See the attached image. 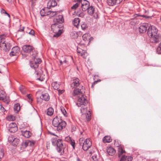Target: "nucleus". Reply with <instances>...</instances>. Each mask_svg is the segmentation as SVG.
<instances>
[{
  "mask_svg": "<svg viewBox=\"0 0 161 161\" xmlns=\"http://www.w3.org/2000/svg\"><path fill=\"white\" fill-rule=\"evenodd\" d=\"M147 25L146 24H143L139 27V31L141 33H144L147 30Z\"/></svg>",
  "mask_w": 161,
  "mask_h": 161,
  "instance_id": "nucleus-15",
  "label": "nucleus"
},
{
  "mask_svg": "<svg viewBox=\"0 0 161 161\" xmlns=\"http://www.w3.org/2000/svg\"><path fill=\"white\" fill-rule=\"evenodd\" d=\"M76 130V127L74 125L71 126V131L72 132L75 131Z\"/></svg>",
  "mask_w": 161,
  "mask_h": 161,
  "instance_id": "nucleus-53",
  "label": "nucleus"
},
{
  "mask_svg": "<svg viewBox=\"0 0 161 161\" xmlns=\"http://www.w3.org/2000/svg\"><path fill=\"white\" fill-rule=\"evenodd\" d=\"M24 27H23L22 29H20L19 30V31H24Z\"/></svg>",
  "mask_w": 161,
  "mask_h": 161,
  "instance_id": "nucleus-59",
  "label": "nucleus"
},
{
  "mask_svg": "<svg viewBox=\"0 0 161 161\" xmlns=\"http://www.w3.org/2000/svg\"><path fill=\"white\" fill-rule=\"evenodd\" d=\"M7 1L9 3H10L12 2V0H7Z\"/></svg>",
  "mask_w": 161,
  "mask_h": 161,
  "instance_id": "nucleus-62",
  "label": "nucleus"
},
{
  "mask_svg": "<svg viewBox=\"0 0 161 161\" xmlns=\"http://www.w3.org/2000/svg\"><path fill=\"white\" fill-rule=\"evenodd\" d=\"M80 55L83 58H86L88 55V53L85 50H82V52Z\"/></svg>",
  "mask_w": 161,
  "mask_h": 161,
  "instance_id": "nucleus-29",
  "label": "nucleus"
},
{
  "mask_svg": "<svg viewBox=\"0 0 161 161\" xmlns=\"http://www.w3.org/2000/svg\"><path fill=\"white\" fill-rule=\"evenodd\" d=\"M101 81L100 80H97V81H96L94 82V83H97V82L98 81Z\"/></svg>",
  "mask_w": 161,
  "mask_h": 161,
  "instance_id": "nucleus-61",
  "label": "nucleus"
},
{
  "mask_svg": "<svg viewBox=\"0 0 161 161\" xmlns=\"http://www.w3.org/2000/svg\"><path fill=\"white\" fill-rule=\"evenodd\" d=\"M147 34L150 38V42L153 43H158L161 41V34L158 32L157 29L154 26L149 27Z\"/></svg>",
  "mask_w": 161,
  "mask_h": 161,
  "instance_id": "nucleus-3",
  "label": "nucleus"
},
{
  "mask_svg": "<svg viewBox=\"0 0 161 161\" xmlns=\"http://www.w3.org/2000/svg\"><path fill=\"white\" fill-rule=\"evenodd\" d=\"M57 3L55 0H50L47 3V8L49 9L51 7H53L57 5Z\"/></svg>",
  "mask_w": 161,
  "mask_h": 161,
  "instance_id": "nucleus-14",
  "label": "nucleus"
},
{
  "mask_svg": "<svg viewBox=\"0 0 161 161\" xmlns=\"http://www.w3.org/2000/svg\"><path fill=\"white\" fill-rule=\"evenodd\" d=\"M62 24L55 23L52 25L51 27L52 30L55 33L53 35L54 37H58L62 33L61 30L60 29L62 27Z\"/></svg>",
  "mask_w": 161,
  "mask_h": 161,
  "instance_id": "nucleus-5",
  "label": "nucleus"
},
{
  "mask_svg": "<svg viewBox=\"0 0 161 161\" xmlns=\"http://www.w3.org/2000/svg\"><path fill=\"white\" fill-rule=\"evenodd\" d=\"M85 93V91L84 88L83 86H82L81 89H75L73 92V95L75 96L77 95H83V94Z\"/></svg>",
  "mask_w": 161,
  "mask_h": 161,
  "instance_id": "nucleus-10",
  "label": "nucleus"
},
{
  "mask_svg": "<svg viewBox=\"0 0 161 161\" xmlns=\"http://www.w3.org/2000/svg\"><path fill=\"white\" fill-rule=\"evenodd\" d=\"M18 130L17 127L14 128H8V130L11 132L14 133L17 131Z\"/></svg>",
  "mask_w": 161,
  "mask_h": 161,
  "instance_id": "nucleus-34",
  "label": "nucleus"
},
{
  "mask_svg": "<svg viewBox=\"0 0 161 161\" xmlns=\"http://www.w3.org/2000/svg\"><path fill=\"white\" fill-rule=\"evenodd\" d=\"M64 90H58V94L59 95H60L62 94L64 92Z\"/></svg>",
  "mask_w": 161,
  "mask_h": 161,
  "instance_id": "nucleus-57",
  "label": "nucleus"
},
{
  "mask_svg": "<svg viewBox=\"0 0 161 161\" xmlns=\"http://www.w3.org/2000/svg\"><path fill=\"white\" fill-rule=\"evenodd\" d=\"M103 141L104 143H109L111 142L112 139L110 136H106L103 138Z\"/></svg>",
  "mask_w": 161,
  "mask_h": 161,
  "instance_id": "nucleus-24",
  "label": "nucleus"
},
{
  "mask_svg": "<svg viewBox=\"0 0 161 161\" xmlns=\"http://www.w3.org/2000/svg\"><path fill=\"white\" fill-rule=\"evenodd\" d=\"M27 97L31 101H32L31 96L30 94H28L27 95Z\"/></svg>",
  "mask_w": 161,
  "mask_h": 161,
  "instance_id": "nucleus-58",
  "label": "nucleus"
},
{
  "mask_svg": "<svg viewBox=\"0 0 161 161\" xmlns=\"http://www.w3.org/2000/svg\"><path fill=\"white\" fill-rule=\"evenodd\" d=\"M29 140L26 141L24 143V145L25 147L29 146Z\"/></svg>",
  "mask_w": 161,
  "mask_h": 161,
  "instance_id": "nucleus-51",
  "label": "nucleus"
},
{
  "mask_svg": "<svg viewBox=\"0 0 161 161\" xmlns=\"http://www.w3.org/2000/svg\"><path fill=\"white\" fill-rule=\"evenodd\" d=\"M107 152L109 155L111 156L113 155L115 153V150L113 148L111 147L108 148L107 150Z\"/></svg>",
  "mask_w": 161,
  "mask_h": 161,
  "instance_id": "nucleus-18",
  "label": "nucleus"
},
{
  "mask_svg": "<svg viewBox=\"0 0 161 161\" xmlns=\"http://www.w3.org/2000/svg\"><path fill=\"white\" fill-rule=\"evenodd\" d=\"M157 52L158 54H161V42L159 44L157 49Z\"/></svg>",
  "mask_w": 161,
  "mask_h": 161,
  "instance_id": "nucleus-40",
  "label": "nucleus"
},
{
  "mask_svg": "<svg viewBox=\"0 0 161 161\" xmlns=\"http://www.w3.org/2000/svg\"><path fill=\"white\" fill-rule=\"evenodd\" d=\"M53 125L55 127V130L59 131L65 127L66 124L60 117L56 116L53 119Z\"/></svg>",
  "mask_w": 161,
  "mask_h": 161,
  "instance_id": "nucleus-4",
  "label": "nucleus"
},
{
  "mask_svg": "<svg viewBox=\"0 0 161 161\" xmlns=\"http://www.w3.org/2000/svg\"><path fill=\"white\" fill-rule=\"evenodd\" d=\"M76 160L77 161H80V159L78 157L77 158Z\"/></svg>",
  "mask_w": 161,
  "mask_h": 161,
  "instance_id": "nucleus-60",
  "label": "nucleus"
},
{
  "mask_svg": "<svg viewBox=\"0 0 161 161\" xmlns=\"http://www.w3.org/2000/svg\"><path fill=\"white\" fill-rule=\"evenodd\" d=\"M126 157L125 156H123L121 158L120 161H125L126 159Z\"/></svg>",
  "mask_w": 161,
  "mask_h": 161,
  "instance_id": "nucleus-52",
  "label": "nucleus"
},
{
  "mask_svg": "<svg viewBox=\"0 0 161 161\" xmlns=\"http://www.w3.org/2000/svg\"><path fill=\"white\" fill-rule=\"evenodd\" d=\"M81 26L83 30H85L87 27L86 24L85 22H82L81 23Z\"/></svg>",
  "mask_w": 161,
  "mask_h": 161,
  "instance_id": "nucleus-37",
  "label": "nucleus"
},
{
  "mask_svg": "<svg viewBox=\"0 0 161 161\" xmlns=\"http://www.w3.org/2000/svg\"><path fill=\"white\" fill-rule=\"evenodd\" d=\"M20 109V107L19 106V103H17L14 105V111L16 112L17 113L19 111Z\"/></svg>",
  "mask_w": 161,
  "mask_h": 161,
  "instance_id": "nucleus-28",
  "label": "nucleus"
},
{
  "mask_svg": "<svg viewBox=\"0 0 161 161\" xmlns=\"http://www.w3.org/2000/svg\"><path fill=\"white\" fill-rule=\"evenodd\" d=\"M82 50L81 49L78 48L77 50V53L80 54L82 52Z\"/></svg>",
  "mask_w": 161,
  "mask_h": 161,
  "instance_id": "nucleus-56",
  "label": "nucleus"
},
{
  "mask_svg": "<svg viewBox=\"0 0 161 161\" xmlns=\"http://www.w3.org/2000/svg\"><path fill=\"white\" fill-rule=\"evenodd\" d=\"M60 110L63 115L67 117V112L65 109L64 108L62 107L60 108Z\"/></svg>",
  "mask_w": 161,
  "mask_h": 161,
  "instance_id": "nucleus-38",
  "label": "nucleus"
},
{
  "mask_svg": "<svg viewBox=\"0 0 161 161\" xmlns=\"http://www.w3.org/2000/svg\"><path fill=\"white\" fill-rule=\"evenodd\" d=\"M77 15L78 16L80 17L81 18H83L85 15V14L84 13L82 12H81L80 13L78 12L77 13Z\"/></svg>",
  "mask_w": 161,
  "mask_h": 161,
  "instance_id": "nucleus-41",
  "label": "nucleus"
},
{
  "mask_svg": "<svg viewBox=\"0 0 161 161\" xmlns=\"http://www.w3.org/2000/svg\"><path fill=\"white\" fill-rule=\"evenodd\" d=\"M88 36H89L88 34L86 33V34H84L82 36V37L83 40H84V41H86L87 40Z\"/></svg>",
  "mask_w": 161,
  "mask_h": 161,
  "instance_id": "nucleus-42",
  "label": "nucleus"
},
{
  "mask_svg": "<svg viewBox=\"0 0 161 161\" xmlns=\"http://www.w3.org/2000/svg\"><path fill=\"white\" fill-rule=\"evenodd\" d=\"M138 23L139 21L137 20L136 19H134L132 20V21L130 22V24L132 25H135L138 24Z\"/></svg>",
  "mask_w": 161,
  "mask_h": 161,
  "instance_id": "nucleus-36",
  "label": "nucleus"
},
{
  "mask_svg": "<svg viewBox=\"0 0 161 161\" xmlns=\"http://www.w3.org/2000/svg\"><path fill=\"white\" fill-rule=\"evenodd\" d=\"M94 12L95 8L92 6L90 7L89 6L88 8L87 9L88 13L90 15H92V14H93Z\"/></svg>",
  "mask_w": 161,
  "mask_h": 161,
  "instance_id": "nucleus-25",
  "label": "nucleus"
},
{
  "mask_svg": "<svg viewBox=\"0 0 161 161\" xmlns=\"http://www.w3.org/2000/svg\"><path fill=\"white\" fill-rule=\"evenodd\" d=\"M49 14H50V16L51 17L53 16L56 15L57 14V11H52L51 10L48 11Z\"/></svg>",
  "mask_w": 161,
  "mask_h": 161,
  "instance_id": "nucleus-35",
  "label": "nucleus"
},
{
  "mask_svg": "<svg viewBox=\"0 0 161 161\" xmlns=\"http://www.w3.org/2000/svg\"><path fill=\"white\" fill-rule=\"evenodd\" d=\"M9 45V43H6L5 39L2 36H0V47L1 50L6 52L8 51L10 49Z\"/></svg>",
  "mask_w": 161,
  "mask_h": 161,
  "instance_id": "nucleus-8",
  "label": "nucleus"
},
{
  "mask_svg": "<svg viewBox=\"0 0 161 161\" xmlns=\"http://www.w3.org/2000/svg\"><path fill=\"white\" fill-rule=\"evenodd\" d=\"M119 152L120 153V154H122L123 153L125 152L123 150L121 147H119L118 150Z\"/></svg>",
  "mask_w": 161,
  "mask_h": 161,
  "instance_id": "nucleus-50",
  "label": "nucleus"
},
{
  "mask_svg": "<svg viewBox=\"0 0 161 161\" xmlns=\"http://www.w3.org/2000/svg\"><path fill=\"white\" fill-rule=\"evenodd\" d=\"M27 33L28 32V31L27 32ZM29 33L31 35L34 36L35 32L33 30H31L29 32Z\"/></svg>",
  "mask_w": 161,
  "mask_h": 161,
  "instance_id": "nucleus-48",
  "label": "nucleus"
},
{
  "mask_svg": "<svg viewBox=\"0 0 161 161\" xmlns=\"http://www.w3.org/2000/svg\"><path fill=\"white\" fill-rule=\"evenodd\" d=\"M15 127H17L16 124L14 122H12L9 124L8 128H14Z\"/></svg>",
  "mask_w": 161,
  "mask_h": 161,
  "instance_id": "nucleus-43",
  "label": "nucleus"
},
{
  "mask_svg": "<svg viewBox=\"0 0 161 161\" xmlns=\"http://www.w3.org/2000/svg\"><path fill=\"white\" fill-rule=\"evenodd\" d=\"M79 6V4L78 3H76V4H74L73 6L71 7V9H76L77 7H78Z\"/></svg>",
  "mask_w": 161,
  "mask_h": 161,
  "instance_id": "nucleus-49",
  "label": "nucleus"
},
{
  "mask_svg": "<svg viewBox=\"0 0 161 161\" xmlns=\"http://www.w3.org/2000/svg\"><path fill=\"white\" fill-rule=\"evenodd\" d=\"M85 95H82L79 96L76 103V105L78 107H80V110L81 113L84 116H86V119L89 121L91 118V113L90 111L88 110L87 105L88 101Z\"/></svg>",
  "mask_w": 161,
  "mask_h": 161,
  "instance_id": "nucleus-1",
  "label": "nucleus"
},
{
  "mask_svg": "<svg viewBox=\"0 0 161 161\" xmlns=\"http://www.w3.org/2000/svg\"><path fill=\"white\" fill-rule=\"evenodd\" d=\"M61 83L60 82H58L55 81L53 82L52 84V86L53 88L55 90H57L59 87Z\"/></svg>",
  "mask_w": 161,
  "mask_h": 161,
  "instance_id": "nucleus-19",
  "label": "nucleus"
},
{
  "mask_svg": "<svg viewBox=\"0 0 161 161\" xmlns=\"http://www.w3.org/2000/svg\"><path fill=\"white\" fill-rule=\"evenodd\" d=\"M79 143L80 146H82V148L84 150H88L92 144V142L89 139H86L84 141L83 138H80Z\"/></svg>",
  "mask_w": 161,
  "mask_h": 161,
  "instance_id": "nucleus-7",
  "label": "nucleus"
},
{
  "mask_svg": "<svg viewBox=\"0 0 161 161\" xmlns=\"http://www.w3.org/2000/svg\"><path fill=\"white\" fill-rule=\"evenodd\" d=\"M33 49L32 46L28 45H24L22 47V50L24 52L29 53L32 51Z\"/></svg>",
  "mask_w": 161,
  "mask_h": 161,
  "instance_id": "nucleus-12",
  "label": "nucleus"
},
{
  "mask_svg": "<svg viewBox=\"0 0 161 161\" xmlns=\"http://www.w3.org/2000/svg\"><path fill=\"white\" fill-rule=\"evenodd\" d=\"M93 16L95 19H97L99 18L98 13L97 12H95V11L93 13Z\"/></svg>",
  "mask_w": 161,
  "mask_h": 161,
  "instance_id": "nucleus-44",
  "label": "nucleus"
},
{
  "mask_svg": "<svg viewBox=\"0 0 161 161\" xmlns=\"http://www.w3.org/2000/svg\"><path fill=\"white\" fill-rule=\"evenodd\" d=\"M4 155L3 149L2 147H0V161H1V159Z\"/></svg>",
  "mask_w": 161,
  "mask_h": 161,
  "instance_id": "nucleus-30",
  "label": "nucleus"
},
{
  "mask_svg": "<svg viewBox=\"0 0 161 161\" xmlns=\"http://www.w3.org/2000/svg\"><path fill=\"white\" fill-rule=\"evenodd\" d=\"M66 140L69 141L71 145V146L73 147L74 148L75 147V142L74 140H72L71 138L69 137H67L66 138Z\"/></svg>",
  "mask_w": 161,
  "mask_h": 161,
  "instance_id": "nucleus-26",
  "label": "nucleus"
},
{
  "mask_svg": "<svg viewBox=\"0 0 161 161\" xmlns=\"http://www.w3.org/2000/svg\"><path fill=\"white\" fill-rule=\"evenodd\" d=\"M51 141L53 146H57V149L58 152H61L62 151H64V147L62 140L55 138L52 139Z\"/></svg>",
  "mask_w": 161,
  "mask_h": 161,
  "instance_id": "nucleus-6",
  "label": "nucleus"
},
{
  "mask_svg": "<svg viewBox=\"0 0 161 161\" xmlns=\"http://www.w3.org/2000/svg\"><path fill=\"white\" fill-rule=\"evenodd\" d=\"M22 134L23 136L27 138L30 137L31 135V132L30 131L27 130L22 131Z\"/></svg>",
  "mask_w": 161,
  "mask_h": 161,
  "instance_id": "nucleus-22",
  "label": "nucleus"
},
{
  "mask_svg": "<svg viewBox=\"0 0 161 161\" xmlns=\"http://www.w3.org/2000/svg\"><path fill=\"white\" fill-rule=\"evenodd\" d=\"M80 20L78 18H75L73 21V24L76 27L78 28L79 25Z\"/></svg>",
  "mask_w": 161,
  "mask_h": 161,
  "instance_id": "nucleus-21",
  "label": "nucleus"
},
{
  "mask_svg": "<svg viewBox=\"0 0 161 161\" xmlns=\"http://www.w3.org/2000/svg\"><path fill=\"white\" fill-rule=\"evenodd\" d=\"M123 0H107V3L109 6H113L119 4Z\"/></svg>",
  "mask_w": 161,
  "mask_h": 161,
  "instance_id": "nucleus-11",
  "label": "nucleus"
},
{
  "mask_svg": "<svg viewBox=\"0 0 161 161\" xmlns=\"http://www.w3.org/2000/svg\"><path fill=\"white\" fill-rule=\"evenodd\" d=\"M28 142H29V146L31 147H33L35 143V142L34 141H31L29 140Z\"/></svg>",
  "mask_w": 161,
  "mask_h": 161,
  "instance_id": "nucleus-46",
  "label": "nucleus"
},
{
  "mask_svg": "<svg viewBox=\"0 0 161 161\" xmlns=\"http://www.w3.org/2000/svg\"><path fill=\"white\" fill-rule=\"evenodd\" d=\"M80 84L79 80L78 78H76L72 80L71 84V87L72 88H76Z\"/></svg>",
  "mask_w": 161,
  "mask_h": 161,
  "instance_id": "nucleus-13",
  "label": "nucleus"
},
{
  "mask_svg": "<svg viewBox=\"0 0 161 161\" xmlns=\"http://www.w3.org/2000/svg\"><path fill=\"white\" fill-rule=\"evenodd\" d=\"M19 90H20V91L21 92V91H22V87H20L19 88Z\"/></svg>",
  "mask_w": 161,
  "mask_h": 161,
  "instance_id": "nucleus-64",
  "label": "nucleus"
},
{
  "mask_svg": "<svg viewBox=\"0 0 161 161\" xmlns=\"http://www.w3.org/2000/svg\"><path fill=\"white\" fill-rule=\"evenodd\" d=\"M2 13H4L6 14H7V15L8 16V17H10V15H9V14L6 11H5L4 10V9H3L2 10V11H1Z\"/></svg>",
  "mask_w": 161,
  "mask_h": 161,
  "instance_id": "nucleus-55",
  "label": "nucleus"
},
{
  "mask_svg": "<svg viewBox=\"0 0 161 161\" xmlns=\"http://www.w3.org/2000/svg\"><path fill=\"white\" fill-rule=\"evenodd\" d=\"M8 119L9 120L13 121L15 119V118L14 116L12 115H10L8 116Z\"/></svg>",
  "mask_w": 161,
  "mask_h": 161,
  "instance_id": "nucleus-45",
  "label": "nucleus"
},
{
  "mask_svg": "<svg viewBox=\"0 0 161 161\" xmlns=\"http://www.w3.org/2000/svg\"><path fill=\"white\" fill-rule=\"evenodd\" d=\"M40 98L45 101H48L50 97L49 94L47 93H43L40 96Z\"/></svg>",
  "mask_w": 161,
  "mask_h": 161,
  "instance_id": "nucleus-17",
  "label": "nucleus"
},
{
  "mask_svg": "<svg viewBox=\"0 0 161 161\" xmlns=\"http://www.w3.org/2000/svg\"><path fill=\"white\" fill-rule=\"evenodd\" d=\"M89 5L88 4L86 5H84L83 4H81V8H82L83 11H86L88 8L89 7Z\"/></svg>",
  "mask_w": 161,
  "mask_h": 161,
  "instance_id": "nucleus-31",
  "label": "nucleus"
},
{
  "mask_svg": "<svg viewBox=\"0 0 161 161\" xmlns=\"http://www.w3.org/2000/svg\"><path fill=\"white\" fill-rule=\"evenodd\" d=\"M14 140V141L12 142L13 143V145L14 146H16L19 144V140L18 139L15 137V139Z\"/></svg>",
  "mask_w": 161,
  "mask_h": 161,
  "instance_id": "nucleus-33",
  "label": "nucleus"
},
{
  "mask_svg": "<svg viewBox=\"0 0 161 161\" xmlns=\"http://www.w3.org/2000/svg\"><path fill=\"white\" fill-rule=\"evenodd\" d=\"M53 108L52 107H50L47 109V114L48 115L51 116L53 114Z\"/></svg>",
  "mask_w": 161,
  "mask_h": 161,
  "instance_id": "nucleus-27",
  "label": "nucleus"
},
{
  "mask_svg": "<svg viewBox=\"0 0 161 161\" xmlns=\"http://www.w3.org/2000/svg\"><path fill=\"white\" fill-rule=\"evenodd\" d=\"M71 37L72 38H76L78 37V35L75 32H72L70 34Z\"/></svg>",
  "mask_w": 161,
  "mask_h": 161,
  "instance_id": "nucleus-32",
  "label": "nucleus"
},
{
  "mask_svg": "<svg viewBox=\"0 0 161 161\" xmlns=\"http://www.w3.org/2000/svg\"><path fill=\"white\" fill-rule=\"evenodd\" d=\"M48 8L47 7V8H43L41 10L40 14L42 16H44L49 15V14L48 12L49 10H48Z\"/></svg>",
  "mask_w": 161,
  "mask_h": 161,
  "instance_id": "nucleus-16",
  "label": "nucleus"
},
{
  "mask_svg": "<svg viewBox=\"0 0 161 161\" xmlns=\"http://www.w3.org/2000/svg\"><path fill=\"white\" fill-rule=\"evenodd\" d=\"M56 22H57V23L59 24H62V23L64 21L63 16L62 15H58V16L56 18Z\"/></svg>",
  "mask_w": 161,
  "mask_h": 161,
  "instance_id": "nucleus-20",
  "label": "nucleus"
},
{
  "mask_svg": "<svg viewBox=\"0 0 161 161\" xmlns=\"http://www.w3.org/2000/svg\"><path fill=\"white\" fill-rule=\"evenodd\" d=\"M32 56L33 60L30 62V66L31 68L35 69L36 75H37V79L41 81H42L45 79V75L43 74V71L41 69L37 70L39 64L41 63V60L39 58H36L34 56L33 53Z\"/></svg>",
  "mask_w": 161,
  "mask_h": 161,
  "instance_id": "nucleus-2",
  "label": "nucleus"
},
{
  "mask_svg": "<svg viewBox=\"0 0 161 161\" xmlns=\"http://www.w3.org/2000/svg\"><path fill=\"white\" fill-rule=\"evenodd\" d=\"M0 106L1 111L2 112H4L5 111V108H4L3 107L1 106V105H0Z\"/></svg>",
  "mask_w": 161,
  "mask_h": 161,
  "instance_id": "nucleus-54",
  "label": "nucleus"
},
{
  "mask_svg": "<svg viewBox=\"0 0 161 161\" xmlns=\"http://www.w3.org/2000/svg\"><path fill=\"white\" fill-rule=\"evenodd\" d=\"M81 4H83L84 5H86L87 4L88 5H90L88 1H86V0H84L82 2Z\"/></svg>",
  "mask_w": 161,
  "mask_h": 161,
  "instance_id": "nucleus-47",
  "label": "nucleus"
},
{
  "mask_svg": "<svg viewBox=\"0 0 161 161\" xmlns=\"http://www.w3.org/2000/svg\"><path fill=\"white\" fill-rule=\"evenodd\" d=\"M94 157L95 158H96V156H92V158H93L94 159Z\"/></svg>",
  "mask_w": 161,
  "mask_h": 161,
  "instance_id": "nucleus-63",
  "label": "nucleus"
},
{
  "mask_svg": "<svg viewBox=\"0 0 161 161\" xmlns=\"http://www.w3.org/2000/svg\"><path fill=\"white\" fill-rule=\"evenodd\" d=\"M6 97L5 92L2 90H0V100L4 101Z\"/></svg>",
  "mask_w": 161,
  "mask_h": 161,
  "instance_id": "nucleus-23",
  "label": "nucleus"
},
{
  "mask_svg": "<svg viewBox=\"0 0 161 161\" xmlns=\"http://www.w3.org/2000/svg\"><path fill=\"white\" fill-rule=\"evenodd\" d=\"M19 52L20 49L18 47H14L12 48L9 55L10 56H17L19 54Z\"/></svg>",
  "mask_w": 161,
  "mask_h": 161,
  "instance_id": "nucleus-9",
  "label": "nucleus"
},
{
  "mask_svg": "<svg viewBox=\"0 0 161 161\" xmlns=\"http://www.w3.org/2000/svg\"><path fill=\"white\" fill-rule=\"evenodd\" d=\"M14 139H15V137L13 135L10 136L8 138V142H12Z\"/></svg>",
  "mask_w": 161,
  "mask_h": 161,
  "instance_id": "nucleus-39",
  "label": "nucleus"
}]
</instances>
